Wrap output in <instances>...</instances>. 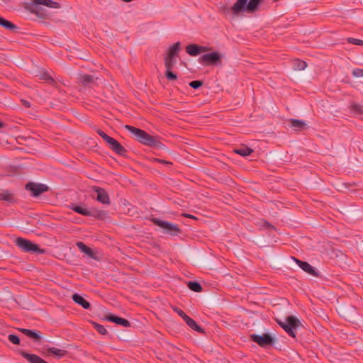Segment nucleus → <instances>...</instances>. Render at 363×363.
I'll return each mask as SVG.
<instances>
[{
    "label": "nucleus",
    "instance_id": "obj_30",
    "mask_svg": "<svg viewBox=\"0 0 363 363\" xmlns=\"http://www.w3.org/2000/svg\"><path fill=\"white\" fill-rule=\"evenodd\" d=\"M187 285L189 289L193 291L201 292L202 291V286L199 282L189 281Z\"/></svg>",
    "mask_w": 363,
    "mask_h": 363
},
{
    "label": "nucleus",
    "instance_id": "obj_35",
    "mask_svg": "<svg viewBox=\"0 0 363 363\" xmlns=\"http://www.w3.org/2000/svg\"><path fill=\"white\" fill-rule=\"evenodd\" d=\"M8 339L10 342H11L13 344L18 345L20 342L19 337L13 334H10L8 337Z\"/></svg>",
    "mask_w": 363,
    "mask_h": 363
},
{
    "label": "nucleus",
    "instance_id": "obj_26",
    "mask_svg": "<svg viewBox=\"0 0 363 363\" xmlns=\"http://www.w3.org/2000/svg\"><path fill=\"white\" fill-rule=\"evenodd\" d=\"M38 77L40 79L45 80L46 82H48V83H50V84L54 83V79L50 74V73L45 70L39 71Z\"/></svg>",
    "mask_w": 363,
    "mask_h": 363
},
{
    "label": "nucleus",
    "instance_id": "obj_20",
    "mask_svg": "<svg viewBox=\"0 0 363 363\" xmlns=\"http://www.w3.org/2000/svg\"><path fill=\"white\" fill-rule=\"evenodd\" d=\"M234 152L241 156L246 157L253 152V150L247 146H241L234 150Z\"/></svg>",
    "mask_w": 363,
    "mask_h": 363
},
{
    "label": "nucleus",
    "instance_id": "obj_8",
    "mask_svg": "<svg viewBox=\"0 0 363 363\" xmlns=\"http://www.w3.org/2000/svg\"><path fill=\"white\" fill-rule=\"evenodd\" d=\"M250 339L262 347H266L269 345H274L275 342V340L267 333H264L262 335L252 334L250 335Z\"/></svg>",
    "mask_w": 363,
    "mask_h": 363
},
{
    "label": "nucleus",
    "instance_id": "obj_17",
    "mask_svg": "<svg viewBox=\"0 0 363 363\" xmlns=\"http://www.w3.org/2000/svg\"><path fill=\"white\" fill-rule=\"evenodd\" d=\"M291 126L296 131H301L306 128V124L303 121L298 119H290Z\"/></svg>",
    "mask_w": 363,
    "mask_h": 363
},
{
    "label": "nucleus",
    "instance_id": "obj_23",
    "mask_svg": "<svg viewBox=\"0 0 363 363\" xmlns=\"http://www.w3.org/2000/svg\"><path fill=\"white\" fill-rule=\"evenodd\" d=\"M47 350L50 354H52L58 358H61L67 354L66 350L55 347H48Z\"/></svg>",
    "mask_w": 363,
    "mask_h": 363
},
{
    "label": "nucleus",
    "instance_id": "obj_6",
    "mask_svg": "<svg viewBox=\"0 0 363 363\" xmlns=\"http://www.w3.org/2000/svg\"><path fill=\"white\" fill-rule=\"evenodd\" d=\"M32 5L33 8L30 9L31 13L43 17L42 9L38 7L40 5H43L49 8L60 9V4L57 1L52 0H32Z\"/></svg>",
    "mask_w": 363,
    "mask_h": 363
},
{
    "label": "nucleus",
    "instance_id": "obj_11",
    "mask_svg": "<svg viewBox=\"0 0 363 363\" xmlns=\"http://www.w3.org/2000/svg\"><path fill=\"white\" fill-rule=\"evenodd\" d=\"M297 264L306 273L313 276L318 277L319 274L315 269L313 267H312L309 263L303 261H301L298 259L294 258Z\"/></svg>",
    "mask_w": 363,
    "mask_h": 363
},
{
    "label": "nucleus",
    "instance_id": "obj_40",
    "mask_svg": "<svg viewBox=\"0 0 363 363\" xmlns=\"http://www.w3.org/2000/svg\"><path fill=\"white\" fill-rule=\"evenodd\" d=\"M352 75L354 77H363V69H354L352 70Z\"/></svg>",
    "mask_w": 363,
    "mask_h": 363
},
{
    "label": "nucleus",
    "instance_id": "obj_15",
    "mask_svg": "<svg viewBox=\"0 0 363 363\" xmlns=\"http://www.w3.org/2000/svg\"><path fill=\"white\" fill-rule=\"evenodd\" d=\"M21 354L30 363H48L46 361L36 354H29L23 351L21 352Z\"/></svg>",
    "mask_w": 363,
    "mask_h": 363
},
{
    "label": "nucleus",
    "instance_id": "obj_16",
    "mask_svg": "<svg viewBox=\"0 0 363 363\" xmlns=\"http://www.w3.org/2000/svg\"><path fill=\"white\" fill-rule=\"evenodd\" d=\"M72 299L73 301L80 305L82 307H83L84 309H88L90 308V304L89 303L86 301L82 296H80L79 294H74L73 296H72Z\"/></svg>",
    "mask_w": 363,
    "mask_h": 363
},
{
    "label": "nucleus",
    "instance_id": "obj_19",
    "mask_svg": "<svg viewBox=\"0 0 363 363\" xmlns=\"http://www.w3.org/2000/svg\"><path fill=\"white\" fill-rule=\"evenodd\" d=\"M184 321L186 322V323L194 330L195 331H197L200 333H204V330L203 329L200 327L192 318H191L190 317H187L186 318V319L184 320Z\"/></svg>",
    "mask_w": 363,
    "mask_h": 363
},
{
    "label": "nucleus",
    "instance_id": "obj_34",
    "mask_svg": "<svg viewBox=\"0 0 363 363\" xmlns=\"http://www.w3.org/2000/svg\"><path fill=\"white\" fill-rule=\"evenodd\" d=\"M340 311L339 313L342 316L345 317V318H350V314L349 312L353 311V308L352 307L349 308H340Z\"/></svg>",
    "mask_w": 363,
    "mask_h": 363
},
{
    "label": "nucleus",
    "instance_id": "obj_42",
    "mask_svg": "<svg viewBox=\"0 0 363 363\" xmlns=\"http://www.w3.org/2000/svg\"><path fill=\"white\" fill-rule=\"evenodd\" d=\"M182 216L186 218H189L192 219H197L194 216L189 214V213H182Z\"/></svg>",
    "mask_w": 363,
    "mask_h": 363
},
{
    "label": "nucleus",
    "instance_id": "obj_3",
    "mask_svg": "<svg viewBox=\"0 0 363 363\" xmlns=\"http://www.w3.org/2000/svg\"><path fill=\"white\" fill-rule=\"evenodd\" d=\"M278 324L291 337H294V330L301 325L300 320L294 316H288L286 321L277 320Z\"/></svg>",
    "mask_w": 363,
    "mask_h": 363
},
{
    "label": "nucleus",
    "instance_id": "obj_21",
    "mask_svg": "<svg viewBox=\"0 0 363 363\" xmlns=\"http://www.w3.org/2000/svg\"><path fill=\"white\" fill-rule=\"evenodd\" d=\"M76 245L82 252H84L90 257H94L92 250L87 247L85 244H84L82 242H77Z\"/></svg>",
    "mask_w": 363,
    "mask_h": 363
},
{
    "label": "nucleus",
    "instance_id": "obj_28",
    "mask_svg": "<svg viewBox=\"0 0 363 363\" xmlns=\"http://www.w3.org/2000/svg\"><path fill=\"white\" fill-rule=\"evenodd\" d=\"M71 208L74 211H75L81 215H83V216H91L92 215V213L90 211H89L88 209H86L85 208L79 206H73Z\"/></svg>",
    "mask_w": 363,
    "mask_h": 363
},
{
    "label": "nucleus",
    "instance_id": "obj_10",
    "mask_svg": "<svg viewBox=\"0 0 363 363\" xmlns=\"http://www.w3.org/2000/svg\"><path fill=\"white\" fill-rule=\"evenodd\" d=\"M26 189L28 191H31L32 195L33 196H38L43 192H45L48 190V186L43 184H36L33 182H30L26 185Z\"/></svg>",
    "mask_w": 363,
    "mask_h": 363
},
{
    "label": "nucleus",
    "instance_id": "obj_36",
    "mask_svg": "<svg viewBox=\"0 0 363 363\" xmlns=\"http://www.w3.org/2000/svg\"><path fill=\"white\" fill-rule=\"evenodd\" d=\"M165 76L168 80H176L177 79V74L171 70H166Z\"/></svg>",
    "mask_w": 363,
    "mask_h": 363
},
{
    "label": "nucleus",
    "instance_id": "obj_27",
    "mask_svg": "<svg viewBox=\"0 0 363 363\" xmlns=\"http://www.w3.org/2000/svg\"><path fill=\"white\" fill-rule=\"evenodd\" d=\"M0 26H1L2 27H4L6 29L9 30H13L17 29V27L16 25H14L11 21H9L1 17H0Z\"/></svg>",
    "mask_w": 363,
    "mask_h": 363
},
{
    "label": "nucleus",
    "instance_id": "obj_25",
    "mask_svg": "<svg viewBox=\"0 0 363 363\" xmlns=\"http://www.w3.org/2000/svg\"><path fill=\"white\" fill-rule=\"evenodd\" d=\"M0 201H5L8 202H13L14 198L13 194L8 190H4L0 192Z\"/></svg>",
    "mask_w": 363,
    "mask_h": 363
},
{
    "label": "nucleus",
    "instance_id": "obj_1",
    "mask_svg": "<svg viewBox=\"0 0 363 363\" xmlns=\"http://www.w3.org/2000/svg\"><path fill=\"white\" fill-rule=\"evenodd\" d=\"M263 0H237L230 11L233 16H238L240 13H254L259 9V4Z\"/></svg>",
    "mask_w": 363,
    "mask_h": 363
},
{
    "label": "nucleus",
    "instance_id": "obj_29",
    "mask_svg": "<svg viewBox=\"0 0 363 363\" xmlns=\"http://www.w3.org/2000/svg\"><path fill=\"white\" fill-rule=\"evenodd\" d=\"M306 67L307 64L305 61H302L298 59L294 61V69L295 70H303L306 69Z\"/></svg>",
    "mask_w": 363,
    "mask_h": 363
},
{
    "label": "nucleus",
    "instance_id": "obj_24",
    "mask_svg": "<svg viewBox=\"0 0 363 363\" xmlns=\"http://www.w3.org/2000/svg\"><path fill=\"white\" fill-rule=\"evenodd\" d=\"M186 52L191 56H196L199 54V45L190 44L186 48Z\"/></svg>",
    "mask_w": 363,
    "mask_h": 363
},
{
    "label": "nucleus",
    "instance_id": "obj_18",
    "mask_svg": "<svg viewBox=\"0 0 363 363\" xmlns=\"http://www.w3.org/2000/svg\"><path fill=\"white\" fill-rule=\"evenodd\" d=\"M19 330L22 332L23 334H25L26 336L32 338L34 340L37 341L41 338L40 333L35 330H31L26 328H21L19 329Z\"/></svg>",
    "mask_w": 363,
    "mask_h": 363
},
{
    "label": "nucleus",
    "instance_id": "obj_12",
    "mask_svg": "<svg viewBox=\"0 0 363 363\" xmlns=\"http://www.w3.org/2000/svg\"><path fill=\"white\" fill-rule=\"evenodd\" d=\"M93 189L97 193L96 200L103 204H109L110 199L106 191L100 187L94 186Z\"/></svg>",
    "mask_w": 363,
    "mask_h": 363
},
{
    "label": "nucleus",
    "instance_id": "obj_39",
    "mask_svg": "<svg viewBox=\"0 0 363 363\" xmlns=\"http://www.w3.org/2000/svg\"><path fill=\"white\" fill-rule=\"evenodd\" d=\"M203 85V82L196 80V81H192L189 83V86L193 89H198L201 87Z\"/></svg>",
    "mask_w": 363,
    "mask_h": 363
},
{
    "label": "nucleus",
    "instance_id": "obj_5",
    "mask_svg": "<svg viewBox=\"0 0 363 363\" xmlns=\"http://www.w3.org/2000/svg\"><path fill=\"white\" fill-rule=\"evenodd\" d=\"M97 133L108 144L109 147L116 153L120 155H124L125 149L114 138L106 134L100 129L96 130Z\"/></svg>",
    "mask_w": 363,
    "mask_h": 363
},
{
    "label": "nucleus",
    "instance_id": "obj_44",
    "mask_svg": "<svg viewBox=\"0 0 363 363\" xmlns=\"http://www.w3.org/2000/svg\"><path fill=\"white\" fill-rule=\"evenodd\" d=\"M22 103L26 107H30V104L29 101L26 100H22Z\"/></svg>",
    "mask_w": 363,
    "mask_h": 363
},
{
    "label": "nucleus",
    "instance_id": "obj_43",
    "mask_svg": "<svg viewBox=\"0 0 363 363\" xmlns=\"http://www.w3.org/2000/svg\"><path fill=\"white\" fill-rule=\"evenodd\" d=\"M262 222L264 226H265L266 228H272V225L269 223H268L267 221L262 220Z\"/></svg>",
    "mask_w": 363,
    "mask_h": 363
},
{
    "label": "nucleus",
    "instance_id": "obj_31",
    "mask_svg": "<svg viewBox=\"0 0 363 363\" xmlns=\"http://www.w3.org/2000/svg\"><path fill=\"white\" fill-rule=\"evenodd\" d=\"M176 63V59H169L166 57H164V66L166 68V70H171V69L173 67V66Z\"/></svg>",
    "mask_w": 363,
    "mask_h": 363
},
{
    "label": "nucleus",
    "instance_id": "obj_9",
    "mask_svg": "<svg viewBox=\"0 0 363 363\" xmlns=\"http://www.w3.org/2000/svg\"><path fill=\"white\" fill-rule=\"evenodd\" d=\"M222 55L217 52H212L210 53L204 54L199 58V62H207L211 65H217L220 63Z\"/></svg>",
    "mask_w": 363,
    "mask_h": 363
},
{
    "label": "nucleus",
    "instance_id": "obj_41",
    "mask_svg": "<svg viewBox=\"0 0 363 363\" xmlns=\"http://www.w3.org/2000/svg\"><path fill=\"white\" fill-rule=\"evenodd\" d=\"M209 50H210V48L208 47L199 46V53L208 51Z\"/></svg>",
    "mask_w": 363,
    "mask_h": 363
},
{
    "label": "nucleus",
    "instance_id": "obj_46",
    "mask_svg": "<svg viewBox=\"0 0 363 363\" xmlns=\"http://www.w3.org/2000/svg\"><path fill=\"white\" fill-rule=\"evenodd\" d=\"M4 126V123L0 121V128Z\"/></svg>",
    "mask_w": 363,
    "mask_h": 363
},
{
    "label": "nucleus",
    "instance_id": "obj_2",
    "mask_svg": "<svg viewBox=\"0 0 363 363\" xmlns=\"http://www.w3.org/2000/svg\"><path fill=\"white\" fill-rule=\"evenodd\" d=\"M124 128L129 130L140 143L148 146H160V143L147 132L129 125H125Z\"/></svg>",
    "mask_w": 363,
    "mask_h": 363
},
{
    "label": "nucleus",
    "instance_id": "obj_33",
    "mask_svg": "<svg viewBox=\"0 0 363 363\" xmlns=\"http://www.w3.org/2000/svg\"><path fill=\"white\" fill-rule=\"evenodd\" d=\"M351 111H352L354 113H363V108L362 106L357 104H352L350 106Z\"/></svg>",
    "mask_w": 363,
    "mask_h": 363
},
{
    "label": "nucleus",
    "instance_id": "obj_14",
    "mask_svg": "<svg viewBox=\"0 0 363 363\" xmlns=\"http://www.w3.org/2000/svg\"><path fill=\"white\" fill-rule=\"evenodd\" d=\"M105 320L115 323L116 324L123 325L124 327H129L130 325V322L124 318L121 317L116 316L114 315L110 314L105 318Z\"/></svg>",
    "mask_w": 363,
    "mask_h": 363
},
{
    "label": "nucleus",
    "instance_id": "obj_37",
    "mask_svg": "<svg viewBox=\"0 0 363 363\" xmlns=\"http://www.w3.org/2000/svg\"><path fill=\"white\" fill-rule=\"evenodd\" d=\"M347 41L352 44L357 45H363V40L360 39H356L353 38H348Z\"/></svg>",
    "mask_w": 363,
    "mask_h": 363
},
{
    "label": "nucleus",
    "instance_id": "obj_38",
    "mask_svg": "<svg viewBox=\"0 0 363 363\" xmlns=\"http://www.w3.org/2000/svg\"><path fill=\"white\" fill-rule=\"evenodd\" d=\"M172 308L180 317L184 319V320L186 319V318L188 317V315L180 308L177 307H172Z\"/></svg>",
    "mask_w": 363,
    "mask_h": 363
},
{
    "label": "nucleus",
    "instance_id": "obj_22",
    "mask_svg": "<svg viewBox=\"0 0 363 363\" xmlns=\"http://www.w3.org/2000/svg\"><path fill=\"white\" fill-rule=\"evenodd\" d=\"M79 80L84 86H89L94 82V77L89 74L80 75Z\"/></svg>",
    "mask_w": 363,
    "mask_h": 363
},
{
    "label": "nucleus",
    "instance_id": "obj_7",
    "mask_svg": "<svg viewBox=\"0 0 363 363\" xmlns=\"http://www.w3.org/2000/svg\"><path fill=\"white\" fill-rule=\"evenodd\" d=\"M152 221L154 224L163 229L166 233H169L172 235H176L180 232V229L176 224L155 218H152Z\"/></svg>",
    "mask_w": 363,
    "mask_h": 363
},
{
    "label": "nucleus",
    "instance_id": "obj_45",
    "mask_svg": "<svg viewBox=\"0 0 363 363\" xmlns=\"http://www.w3.org/2000/svg\"><path fill=\"white\" fill-rule=\"evenodd\" d=\"M157 161L160 162V163H162V164H171L170 162H169L167 161H165V160H160V159H157Z\"/></svg>",
    "mask_w": 363,
    "mask_h": 363
},
{
    "label": "nucleus",
    "instance_id": "obj_13",
    "mask_svg": "<svg viewBox=\"0 0 363 363\" xmlns=\"http://www.w3.org/2000/svg\"><path fill=\"white\" fill-rule=\"evenodd\" d=\"M181 50V43L179 42H177L172 45H171L167 51V54L164 57L169 58V59H176L177 57L179 50Z\"/></svg>",
    "mask_w": 363,
    "mask_h": 363
},
{
    "label": "nucleus",
    "instance_id": "obj_32",
    "mask_svg": "<svg viewBox=\"0 0 363 363\" xmlns=\"http://www.w3.org/2000/svg\"><path fill=\"white\" fill-rule=\"evenodd\" d=\"M93 325H94V328L98 331V333H99L101 335H106L108 331L107 330L104 328V325H100L99 323H93Z\"/></svg>",
    "mask_w": 363,
    "mask_h": 363
},
{
    "label": "nucleus",
    "instance_id": "obj_4",
    "mask_svg": "<svg viewBox=\"0 0 363 363\" xmlns=\"http://www.w3.org/2000/svg\"><path fill=\"white\" fill-rule=\"evenodd\" d=\"M15 243L21 250L26 252H35L40 255L45 253V250L39 248L38 245L31 242L28 240L18 238Z\"/></svg>",
    "mask_w": 363,
    "mask_h": 363
}]
</instances>
